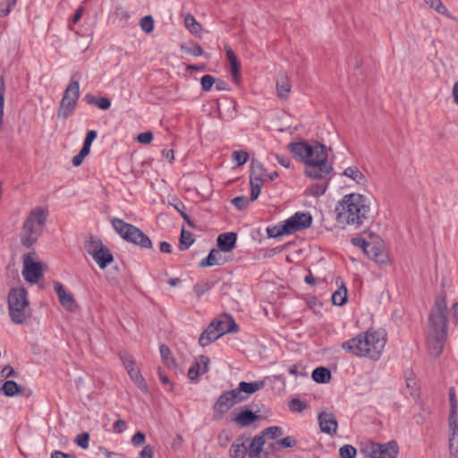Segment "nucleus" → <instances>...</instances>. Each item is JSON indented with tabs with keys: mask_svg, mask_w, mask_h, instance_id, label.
<instances>
[{
	"mask_svg": "<svg viewBox=\"0 0 458 458\" xmlns=\"http://www.w3.org/2000/svg\"><path fill=\"white\" fill-rule=\"evenodd\" d=\"M261 417L254 411L245 409L241 411L233 419V421L242 428H246L253 424Z\"/></svg>",
	"mask_w": 458,
	"mask_h": 458,
	"instance_id": "nucleus-20",
	"label": "nucleus"
},
{
	"mask_svg": "<svg viewBox=\"0 0 458 458\" xmlns=\"http://www.w3.org/2000/svg\"><path fill=\"white\" fill-rule=\"evenodd\" d=\"M335 210L338 224L357 228L368 219L370 208L365 196L352 193L343 198Z\"/></svg>",
	"mask_w": 458,
	"mask_h": 458,
	"instance_id": "nucleus-4",
	"label": "nucleus"
},
{
	"mask_svg": "<svg viewBox=\"0 0 458 458\" xmlns=\"http://www.w3.org/2000/svg\"><path fill=\"white\" fill-rule=\"evenodd\" d=\"M181 50L184 54L191 55L193 56H200L204 55V51L201 46L194 42L181 45Z\"/></svg>",
	"mask_w": 458,
	"mask_h": 458,
	"instance_id": "nucleus-38",
	"label": "nucleus"
},
{
	"mask_svg": "<svg viewBox=\"0 0 458 458\" xmlns=\"http://www.w3.org/2000/svg\"><path fill=\"white\" fill-rule=\"evenodd\" d=\"M241 403L233 389L225 391L216 399L213 405L214 420H221L224 415L234 405Z\"/></svg>",
	"mask_w": 458,
	"mask_h": 458,
	"instance_id": "nucleus-10",
	"label": "nucleus"
},
{
	"mask_svg": "<svg viewBox=\"0 0 458 458\" xmlns=\"http://www.w3.org/2000/svg\"><path fill=\"white\" fill-rule=\"evenodd\" d=\"M225 259L222 257L221 250L212 249L208 255L199 262V267H212L225 264Z\"/></svg>",
	"mask_w": 458,
	"mask_h": 458,
	"instance_id": "nucleus-24",
	"label": "nucleus"
},
{
	"mask_svg": "<svg viewBox=\"0 0 458 458\" xmlns=\"http://www.w3.org/2000/svg\"><path fill=\"white\" fill-rule=\"evenodd\" d=\"M212 285L208 281H199L193 286V292L196 296L199 299L203 294L208 293L211 289Z\"/></svg>",
	"mask_w": 458,
	"mask_h": 458,
	"instance_id": "nucleus-43",
	"label": "nucleus"
},
{
	"mask_svg": "<svg viewBox=\"0 0 458 458\" xmlns=\"http://www.w3.org/2000/svg\"><path fill=\"white\" fill-rule=\"evenodd\" d=\"M127 428V423L124 420L119 419L113 425V431L116 434L123 433Z\"/></svg>",
	"mask_w": 458,
	"mask_h": 458,
	"instance_id": "nucleus-62",
	"label": "nucleus"
},
{
	"mask_svg": "<svg viewBox=\"0 0 458 458\" xmlns=\"http://www.w3.org/2000/svg\"><path fill=\"white\" fill-rule=\"evenodd\" d=\"M386 344L384 329L369 328L342 344V349L357 357L378 360Z\"/></svg>",
	"mask_w": 458,
	"mask_h": 458,
	"instance_id": "nucleus-2",
	"label": "nucleus"
},
{
	"mask_svg": "<svg viewBox=\"0 0 458 458\" xmlns=\"http://www.w3.org/2000/svg\"><path fill=\"white\" fill-rule=\"evenodd\" d=\"M215 82L216 79L209 74L203 75L200 79L201 88L204 91L210 90Z\"/></svg>",
	"mask_w": 458,
	"mask_h": 458,
	"instance_id": "nucleus-54",
	"label": "nucleus"
},
{
	"mask_svg": "<svg viewBox=\"0 0 458 458\" xmlns=\"http://www.w3.org/2000/svg\"><path fill=\"white\" fill-rule=\"evenodd\" d=\"M50 458H77L73 454H67L62 451L55 450L51 453Z\"/></svg>",
	"mask_w": 458,
	"mask_h": 458,
	"instance_id": "nucleus-64",
	"label": "nucleus"
},
{
	"mask_svg": "<svg viewBox=\"0 0 458 458\" xmlns=\"http://www.w3.org/2000/svg\"><path fill=\"white\" fill-rule=\"evenodd\" d=\"M199 361L195 362L188 370V377L191 380L197 379L200 375L208 370L209 359L207 356L200 355Z\"/></svg>",
	"mask_w": 458,
	"mask_h": 458,
	"instance_id": "nucleus-18",
	"label": "nucleus"
},
{
	"mask_svg": "<svg viewBox=\"0 0 458 458\" xmlns=\"http://www.w3.org/2000/svg\"><path fill=\"white\" fill-rule=\"evenodd\" d=\"M220 334L217 331L215 324L211 322L208 327L200 334L199 337V344L202 347L209 345L220 337Z\"/></svg>",
	"mask_w": 458,
	"mask_h": 458,
	"instance_id": "nucleus-21",
	"label": "nucleus"
},
{
	"mask_svg": "<svg viewBox=\"0 0 458 458\" xmlns=\"http://www.w3.org/2000/svg\"><path fill=\"white\" fill-rule=\"evenodd\" d=\"M289 409L293 412H301L307 409L308 405L305 402L300 399L293 398L289 402Z\"/></svg>",
	"mask_w": 458,
	"mask_h": 458,
	"instance_id": "nucleus-50",
	"label": "nucleus"
},
{
	"mask_svg": "<svg viewBox=\"0 0 458 458\" xmlns=\"http://www.w3.org/2000/svg\"><path fill=\"white\" fill-rule=\"evenodd\" d=\"M265 168L263 165L256 158L250 162V181L264 182Z\"/></svg>",
	"mask_w": 458,
	"mask_h": 458,
	"instance_id": "nucleus-27",
	"label": "nucleus"
},
{
	"mask_svg": "<svg viewBox=\"0 0 458 458\" xmlns=\"http://www.w3.org/2000/svg\"><path fill=\"white\" fill-rule=\"evenodd\" d=\"M426 4H429V6L435 9L438 13L450 16V13L447 8L443 4L441 0H424Z\"/></svg>",
	"mask_w": 458,
	"mask_h": 458,
	"instance_id": "nucleus-48",
	"label": "nucleus"
},
{
	"mask_svg": "<svg viewBox=\"0 0 458 458\" xmlns=\"http://www.w3.org/2000/svg\"><path fill=\"white\" fill-rule=\"evenodd\" d=\"M347 301V289L342 283V285L332 295V302L336 306H343Z\"/></svg>",
	"mask_w": 458,
	"mask_h": 458,
	"instance_id": "nucleus-36",
	"label": "nucleus"
},
{
	"mask_svg": "<svg viewBox=\"0 0 458 458\" xmlns=\"http://www.w3.org/2000/svg\"><path fill=\"white\" fill-rule=\"evenodd\" d=\"M284 222L291 234L310 227L312 223V216L309 212H296Z\"/></svg>",
	"mask_w": 458,
	"mask_h": 458,
	"instance_id": "nucleus-12",
	"label": "nucleus"
},
{
	"mask_svg": "<svg viewBox=\"0 0 458 458\" xmlns=\"http://www.w3.org/2000/svg\"><path fill=\"white\" fill-rule=\"evenodd\" d=\"M250 184L251 189L250 200L254 201L259 198L264 182L250 181Z\"/></svg>",
	"mask_w": 458,
	"mask_h": 458,
	"instance_id": "nucleus-53",
	"label": "nucleus"
},
{
	"mask_svg": "<svg viewBox=\"0 0 458 458\" xmlns=\"http://www.w3.org/2000/svg\"><path fill=\"white\" fill-rule=\"evenodd\" d=\"M247 440L248 437L244 435H240L236 437L229 450V455L231 458H245L248 451L245 445V442Z\"/></svg>",
	"mask_w": 458,
	"mask_h": 458,
	"instance_id": "nucleus-19",
	"label": "nucleus"
},
{
	"mask_svg": "<svg viewBox=\"0 0 458 458\" xmlns=\"http://www.w3.org/2000/svg\"><path fill=\"white\" fill-rule=\"evenodd\" d=\"M236 241V233L230 232L219 234L216 239L218 250H221L223 252L231 251L235 247Z\"/></svg>",
	"mask_w": 458,
	"mask_h": 458,
	"instance_id": "nucleus-17",
	"label": "nucleus"
},
{
	"mask_svg": "<svg viewBox=\"0 0 458 458\" xmlns=\"http://www.w3.org/2000/svg\"><path fill=\"white\" fill-rule=\"evenodd\" d=\"M17 0H7L6 3H0V17L8 15L12 8L16 4Z\"/></svg>",
	"mask_w": 458,
	"mask_h": 458,
	"instance_id": "nucleus-57",
	"label": "nucleus"
},
{
	"mask_svg": "<svg viewBox=\"0 0 458 458\" xmlns=\"http://www.w3.org/2000/svg\"><path fill=\"white\" fill-rule=\"evenodd\" d=\"M54 289L58 296L61 305L69 311H74L77 308L76 302L73 297L66 293L64 285L59 282H55Z\"/></svg>",
	"mask_w": 458,
	"mask_h": 458,
	"instance_id": "nucleus-16",
	"label": "nucleus"
},
{
	"mask_svg": "<svg viewBox=\"0 0 458 458\" xmlns=\"http://www.w3.org/2000/svg\"><path fill=\"white\" fill-rule=\"evenodd\" d=\"M112 225L115 232L126 242L141 249L150 250L153 243L150 238L137 226L128 224L120 218H114Z\"/></svg>",
	"mask_w": 458,
	"mask_h": 458,
	"instance_id": "nucleus-7",
	"label": "nucleus"
},
{
	"mask_svg": "<svg viewBox=\"0 0 458 458\" xmlns=\"http://www.w3.org/2000/svg\"><path fill=\"white\" fill-rule=\"evenodd\" d=\"M84 100L89 105H94L101 110H107L111 106V101L106 97H97L92 94H86Z\"/></svg>",
	"mask_w": 458,
	"mask_h": 458,
	"instance_id": "nucleus-30",
	"label": "nucleus"
},
{
	"mask_svg": "<svg viewBox=\"0 0 458 458\" xmlns=\"http://www.w3.org/2000/svg\"><path fill=\"white\" fill-rule=\"evenodd\" d=\"M140 28L146 33H150L154 30V19L151 15H146L141 18L140 22Z\"/></svg>",
	"mask_w": 458,
	"mask_h": 458,
	"instance_id": "nucleus-51",
	"label": "nucleus"
},
{
	"mask_svg": "<svg viewBox=\"0 0 458 458\" xmlns=\"http://www.w3.org/2000/svg\"><path fill=\"white\" fill-rule=\"evenodd\" d=\"M311 377L317 383H327L331 379V371L326 367H318L312 371Z\"/></svg>",
	"mask_w": 458,
	"mask_h": 458,
	"instance_id": "nucleus-31",
	"label": "nucleus"
},
{
	"mask_svg": "<svg viewBox=\"0 0 458 458\" xmlns=\"http://www.w3.org/2000/svg\"><path fill=\"white\" fill-rule=\"evenodd\" d=\"M291 91V84L289 82L288 76L281 72L276 78V92L277 96L281 99H285Z\"/></svg>",
	"mask_w": 458,
	"mask_h": 458,
	"instance_id": "nucleus-23",
	"label": "nucleus"
},
{
	"mask_svg": "<svg viewBox=\"0 0 458 458\" xmlns=\"http://www.w3.org/2000/svg\"><path fill=\"white\" fill-rule=\"evenodd\" d=\"M326 190H327V183H322V184L316 183L310 187V193L313 196H320L325 193Z\"/></svg>",
	"mask_w": 458,
	"mask_h": 458,
	"instance_id": "nucleus-59",
	"label": "nucleus"
},
{
	"mask_svg": "<svg viewBox=\"0 0 458 458\" xmlns=\"http://www.w3.org/2000/svg\"><path fill=\"white\" fill-rule=\"evenodd\" d=\"M128 375L140 390H141L145 394L148 393L147 382L145 378L142 377L139 369L130 371Z\"/></svg>",
	"mask_w": 458,
	"mask_h": 458,
	"instance_id": "nucleus-34",
	"label": "nucleus"
},
{
	"mask_svg": "<svg viewBox=\"0 0 458 458\" xmlns=\"http://www.w3.org/2000/svg\"><path fill=\"white\" fill-rule=\"evenodd\" d=\"M92 258L101 269L106 268L114 260L113 254L106 246L98 254L92 256Z\"/></svg>",
	"mask_w": 458,
	"mask_h": 458,
	"instance_id": "nucleus-29",
	"label": "nucleus"
},
{
	"mask_svg": "<svg viewBox=\"0 0 458 458\" xmlns=\"http://www.w3.org/2000/svg\"><path fill=\"white\" fill-rule=\"evenodd\" d=\"M267 234L269 238H276L283 235H287L289 233V230L286 226L285 222H282L275 226L267 228Z\"/></svg>",
	"mask_w": 458,
	"mask_h": 458,
	"instance_id": "nucleus-35",
	"label": "nucleus"
},
{
	"mask_svg": "<svg viewBox=\"0 0 458 458\" xmlns=\"http://www.w3.org/2000/svg\"><path fill=\"white\" fill-rule=\"evenodd\" d=\"M36 252H28L23 256L24 279L30 284H36L43 276L42 266L40 262H34L33 259Z\"/></svg>",
	"mask_w": 458,
	"mask_h": 458,
	"instance_id": "nucleus-11",
	"label": "nucleus"
},
{
	"mask_svg": "<svg viewBox=\"0 0 458 458\" xmlns=\"http://www.w3.org/2000/svg\"><path fill=\"white\" fill-rule=\"evenodd\" d=\"M154 448L150 445H147L140 452L139 458H153Z\"/></svg>",
	"mask_w": 458,
	"mask_h": 458,
	"instance_id": "nucleus-63",
	"label": "nucleus"
},
{
	"mask_svg": "<svg viewBox=\"0 0 458 458\" xmlns=\"http://www.w3.org/2000/svg\"><path fill=\"white\" fill-rule=\"evenodd\" d=\"M447 303L445 293L436 297L434 305L428 316L430 329L428 339V352L430 355L437 357L444 349L447 336Z\"/></svg>",
	"mask_w": 458,
	"mask_h": 458,
	"instance_id": "nucleus-3",
	"label": "nucleus"
},
{
	"mask_svg": "<svg viewBox=\"0 0 458 458\" xmlns=\"http://www.w3.org/2000/svg\"><path fill=\"white\" fill-rule=\"evenodd\" d=\"M288 149L293 157L306 165L305 175L312 179H324L333 170L327 159L324 144L316 142L310 145L306 141L291 142Z\"/></svg>",
	"mask_w": 458,
	"mask_h": 458,
	"instance_id": "nucleus-1",
	"label": "nucleus"
},
{
	"mask_svg": "<svg viewBox=\"0 0 458 458\" xmlns=\"http://www.w3.org/2000/svg\"><path fill=\"white\" fill-rule=\"evenodd\" d=\"M360 450L361 454L369 458H396L399 446L395 440H391L386 444L369 441L363 443Z\"/></svg>",
	"mask_w": 458,
	"mask_h": 458,
	"instance_id": "nucleus-8",
	"label": "nucleus"
},
{
	"mask_svg": "<svg viewBox=\"0 0 458 458\" xmlns=\"http://www.w3.org/2000/svg\"><path fill=\"white\" fill-rule=\"evenodd\" d=\"M344 175L353 180L356 183L365 185L367 182L365 175L357 166H349L344 169Z\"/></svg>",
	"mask_w": 458,
	"mask_h": 458,
	"instance_id": "nucleus-32",
	"label": "nucleus"
},
{
	"mask_svg": "<svg viewBox=\"0 0 458 458\" xmlns=\"http://www.w3.org/2000/svg\"><path fill=\"white\" fill-rule=\"evenodd\" d=\"M449 452L452 456H458V431L450 432Z\"/></svg>",
	"mask_w": 458,
	"mask_h": 458,
	"instance_id": "nucleus-49",
	"label": "nucleus"
},
{
	"mask_svg": "<svg viewBox=\"0 0 458 458\" xmlns=\"http://www.w3.org/2000/svg\"><path fill=\"white\" fill-rule=\"evenodd\" d=\"M48 215V211L41 207H37L30 212L20 233L21 243L24 247L30 248L38 242L44 231Z\"/></svg>",
	"mask_w": 458,
	"mask_h": 458,
	"instance_id": "nucleus-5",
	"label": "nucleus"
},
{
	"mask_svg": "<svg viewBox=\"0 0 458 458\" xmlns=\"http://www.w3.org/2000/svg\"><path fill=\"white\" fill-rule=\"evenodd\" d=\"M194 242V238L192 236V233L189 231L182 229L181 236L179 239V249L181 250H188L191 244Z\"/></svg>",
	"mask_w": 458,
	"mask_h": 458,
	"instance_id": "nucleus-40",
	"label": "nucleus"
},
{
	"mask_svg": "<svg viewBox=\"0 0 458 458\" xmlns=\"http://www.w3.org/2000/svg\"><path fill=\"white\" fill-rule=\"evenodd\" d=\"M104 247L101 240L93 237H90L85 244V249L91 257L98 254Z\"/></svg>",
	"mask_w": 458,
	"mask_h": 458,
	"instance_id": "nucleus-39",
	"label": "nucleus"
},
{
	"mask_svg": "<svg viewBox=\"0 0 458 458\" xmlns=\"http://www.w3.org/2000/svg\"><path fill=\"white\" fill-rule=\"evenodd\" d=\"M159 351L163 363L169 369L174 368L175 360L174 359V357H172V352L169 347L165 344H161L159 347Z\"/></svg>",
	"mask_w": 458,
	"mask_h": 458,
	"instance_id": "nucleus-37",
	"label": "nucleus"
},
{
	"mask_svg": "<svg viewBox=\"0 0 458 458\" xmlns=\"http://www.w3.org/2000/svg\"><path fill=\"white\" fill-rule=\"evenodd\" d=\"M220 335H224L228 333H235L238 331V325L235 323L233 318L229 314H223L213 321Z\"/></svg>",
	"mask_w": 458,
	"mask_h": 458,
	"instance_id": "nucleus-15",
	"label": "nucleus"
},
{
	"mask_svg": "<svg viewBox=\"0 0 458 458\" xmlns=\"http://www.w3.org/2000/svg\"><path fill=\"white\" fill-rule=\"evenodd\" d=\"M146 436L141 431H138L131 437V444L135 446H140L145 443Z\"/></svg>",
	"mask_w": 458,
	"mask_h": 458,
	"instance_id": "nucleus-60",
	"label": "nucleus"
},
{
	"mask_svg": "<svg viewBox=\"0 0 458 458\" xmlns=\"http://www.w3.org/2000/svg\"><path fill=\"white\" fill-rule=\"evenodd\" d=\"M79 97V81H72L64 91L63 98L56 113L57 117L65 120L71 116L75 110Z\"/></svg>",
	"mask_w": 458,
	"mask_h": 458,
	"instance_id": "nucleus-9",
	"label": "nucleus"
},
{
	"mask_svg": "<svg viewBox=\"0 0 458 458\" xmlns=\"http://www.w3.org/2000/svg\"><path fill=\"white\" fill-rule=\"evenodd\" d=\"M8 313L13 324L23 325L31 317L28 292L23 287H13L7 296Z\"/></svg>",
	"mask_w": 458,
	"mask_h": 458,
	"instance_id": "nucleus-6",
	"label": "nucleus"
},
{
	"mask_svg": "<svg viewBox=\"0 0 458 458\" xmlns=\"http://www.w3.org/2000/svg\"><path fill=\"white\" fill-rule=\"evenodd\" d=\"M265 445V438L261 435L255 436L252 439L251 444L249 446L248 455L250 458H260V454Z\"/></svg>",
	"mask_w": 458,
	"mask_h": 458,
	"instance_id": "nucleus-28",
	"label": "nucleus"
},
{
	"mask_svg": "<svg viewBox=\"0 0 458 458\" xmlns=\"http://www.w3.org/2000/svg\"><path fill=\"white\" fill-rule=\"evenodd\" d=\"M321 432L333 436L336 434L338 423L335 416L330 411H322L318 416Z\"/></svg>",
	"mask_w": 458,
	"mask_h": 458,
	"instance_id": "nucleus-13",
	"label": "nucleus"
},
{
	"mask_svg": "<svg viewBox=\"0 0 458 458\" xmlns=\"http://www.w3.org/2000/svg\"><path fill=\"white\" fill-rule=\"evenodd\" d=\"M0 393L7 397H13L23 393V388L13 380H6L0 387Z\"/></svg>",
	"mask_w": 458,
	"mask_h": 458,
	"instance_id": "nucleus-26",
	"label": "nucleus"
},
{
	"mask_svg": "<svg viewBox=\"0 0 458 458\" xmlns=\"http://www.w3.org/2000/svg\"><path fill=\"white\" fill-rule=\"evenodd\" d=\"M4 77L0 75V131L3 129L4 125Z\"/></svg>",
	"mask_w": 458,
	"mask_h": 458,
	"instance_id": "nucleus-42",
	"label": "nucleus"
},
{
	"mask_svg": "<svg viewBox=\"0 0 458 458\" xmlns=\"http://www.w3.org/2000/svg\"><path fill=\"white\" fill-rule=\"evenodd\" d=\"M412 376V373L411 372H409V371H406L405 372V379H406V386L408 389H410V394L415 399H419L420 398V390L419 388L416 386V382L414 380V378L411 377Z\"/></svg>",
	"mask_w": 458,
	"mask_h": 458,
	"instance_id": "nucleus-41",
	"label": "nucleus"
},
{
	"mask_svg": "<svg viewBox=\"0 0 458 458\" xmlns=\"http://www.w3.org/2000/svg\"><path fill=\"white\" fill-rule=\"evenodd\" d=\"M0 375L2 377H4V378L18 377V373L10 365L4 367L0 372Z\"/></svg>",
	"mask_w": 458,
	"mask_h": 458,
	"instance_id": "nucleus-61",
	"label": "nucleus"
},
{
	"mask_svg": "<svg viewBox=\"0 0 458 458\" xmlns=\"http://www.w3.org/2000/svg\"><path fill=\"white\" fill-rule=\"evenodd\" d=\"M249 199L244 196H238L232 199L233 205L238 209V210H243L245 209L249 205Z\"/></svg>",
	"mask_w": 458,
	"mask_h": 458,
	"instance_id": "nucleus-56",
	"label": "nucleus"
},
{
	"mask_svg": "<svg viewBox=\"0 0 458 458\" xmlns=\"http://www.w3.org/2000/svg\"><path fill=\"white\" fill-rule=\"evenodd\" d=\"M120 359L122 360L123 364L125 369L127 370L128 374L130 373V371L139 369L136 365L135 360L132 359V357L128 355L126 352H121Z\"/></svg>",
	"mask_w": 458,
	"mask_h": 458,
	"instance_id": "nucleus-44",
	"label": "nucleus"
},
{
	"mask_svg": "<svg viewBox=\"0 0 458 458\" xmlns=\"http://www.w3.org/2000/svg\"><path fill=\"white\" fill-rule=\"evenodd\" d=\"M357 449L352 445H344L339 449L340 458H356Z\"/></svg>",
	"mask_w": 458,
	"mask_h": 458,
	"instance_id": "nucleus-47",
	"label": "nucleus"
},
{
	"mask_svg": "<svg viewBox=\"0 0 458 458\" xmlns=\"http://www.w3.org/2000/svg\"><path fill=\"white\" fill-rule=\"evenodd\" d=\"M249 158V154L246 151L240 150V151H233V159L236 161L238 165H244Z\"/></svg>",
	"mask_w": 458,
	"mask_h": 458,
	"instance_id": "nucleus-55",
	"label": "nucleus"
},
{
	"mask_svg": "<svg viewBox=\"0 0 458 458\" xmlns=\"http://www.w3.org/2000/svg\"><path fill=\"white\" fill-rule=\"evenodd\" d=\"M184 25L187 30L194 36L200 37L202 26L197 21L195 17L191 14H187L184 18Z\"/></svg>",
	"mask_w": 458,
	"mask_h": 458,
	"instance_id": "nucleus-33",
	"label": "nucleus"
},
{
	"mask_svg": "<svg viewBox=\"0 0 458 458\" xmlns=\"http://www.w3.org/2000/svg\"><path fill=\"white\" fill-rule=\"evenodd\" d=\"M89 440H90V436L88 432H83V433H81L79 434L75 439H74V443L81 448L82 449H87L89 445Z\"/></svg>",
	"mask_w": 458,
	"mask_h": 458,
	"instance_id": "nucleus-52",
	"label": "nucleus"
},
{
	"mask_svg": "<svg viewBox=\"0 0 458 458\" xmlns=\"http://www.w3.org/2000/svg\"><path fill=\"white\" fill-rule=\"evenodd\" d=\"M225 48L226 57L231 65V72H232L233 81H235V83H239V81H240V68H241L240 63L238 62L234 52L232 50V48L230 47H225Z\"/></svg>",
	"mask_w": 458,
	"mask_h": 458,
	"instance_id": "nucleus-25",
	"label": "nucleus"
},
{
	"mask_svg": "<svg viewBox=\"0 0 458 458\" xmlns=\"http://www.w3.org/2000/svg\"><path fill=\"white\" fill-rule=\"evenodd\" d=\"M261 434H262L263 437L266 436V437H267L270 439H276V437L283 436L284 431H283V428L281 427L271 426V427H268V428H265L261 432Z\"/></svg>",
	"mask_w": 458,
	"mask_h": 458,
	"instance_id": "nucleus-45",
	"label": "nucleus"
},
{
	"mask_svg": "<svg viewBox=\"0 0 458 458\" xmlns=\"http://www.w3.org/2000/svg\"><path fill=\"white\" fill-rule=\"evenodd\" d=\"M363 251L369 259L375 260L377 263L384 264L386 262V255L381 247L376 243L369 242Z\"/></svg>",
	"mask_w": 458,
	"mask_h": 458,
	"instance_id": "nucleus-22",
	"label": "nucleus"
},
{
	"mask_svg": "<svg viewBox=\"0 0 458 458\" xmlns=\"http://www.w3.org/2000/svg\"><path fill=\"white\" fill-rule=\"evenodd\" d=\"M265 386V381L259 380L253 382L242 381L238 386L233 389L238 398H241V403L247 400L249 396Z\"/></svg>",
	"mask_w": 458,
	"mask_h": 458,
	"instance_id": "nucleus-14",
	"label": "nucleus"
},
{
	"mask_svg": "<svg viewBox=\"0 0 458 458\" xmlns=\"http://www.w3.org/2000/svg\"><path fill=\"white\" fill-rule=\"evenodd\" d=\"M276 444L282 446L283 448H291L296 446L297 440L295 439L294 437L288 436L278 440Z\"/></svg>",
	"mask_w": 458,
	"mask_h": 458,
	"instance_id": "nucleus-58",
	"label": "nucleus"
},
{
	"mask_svg": "<svg viewBox=\"0 0 458 458\" xmlns=\"http://www.w3.org/2000/svg\"><path fill=\"white\" fill-rule=\"evenodd\" d=\"M448 428L450 432L458 431L457 408L450 407Z\"/></svg>",
	"mask_w": 458,
	"mask_h": 458,
	"instance_id": "nucleus-46",
	"label": "nucleus"
}]
</instances>
